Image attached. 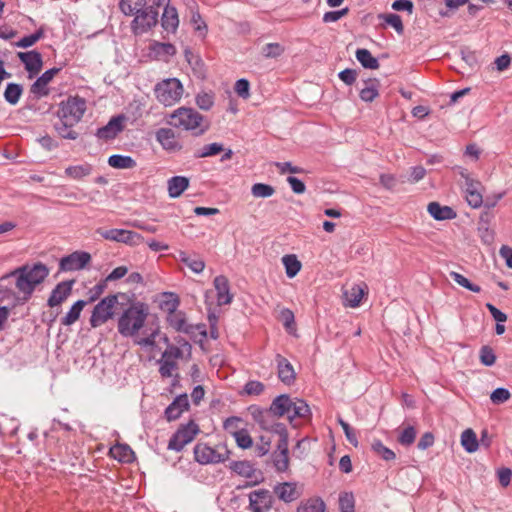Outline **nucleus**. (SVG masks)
<instances>
[{"label":"nucleus","mask_w":512,"mask_h":512,"mask_svg":"<svg viewBox=\"0 0 512 512\" xmlns=\"http://www.w3.org/2000/svg\"><path fill=\"white\" fill-rule=\"evenodd\" d=\"M23 93V86L17 83H8L4 91L5 100L11 104L16 105Z\"/></svg>","instance_id":"38"},{"label":"nucleus","mask_w":512,"mask_h":512,"mask_svg":"<svg viewBox=\"0 0 512 512\" xmlns=\"http://www.w3.org/2000/svg\"><path fill=\"white\" fill-rule=\"evenodd\" d=\"M356 59L366 69H378L380 64L377 58H375L368 49L359 48L355 53Z\"/></svg>","instance_id":"29"},{"label":"nucleus","mask_w":512,"mask_h":512,"mask_svg":"<svg viewBox=\"0 0 512 512\" xmlns=\"http://www.w3.org/2000/svg\"><path fill=\"white\" fill-rule=\"evenodd\" d=\"M372 450L385 461H391L396 458L395 453L386 447L380 440L373 441Z\"/></svg>","instance_id":"45"},{"label":"nucleus","mask_w":512,"mask_h":512,"mask_svg":"<svg viewBox=\"0 0 512 512\" xmlns=\"http://www.w3.org/2000/svg\"><path fill=\"white\" fill-rule=\"evenodd\" d=\"M91 261V255L84 251H75L60 260L61 271H76L83 269Z\"/></svg>","instance_id":"11"},{"label":"nucleus","mask_w":512,"mask_h":512,"mask_svg":"<svg viewBox=\"0 0 512 512\" xmlns=\"http://www.w3.org/2000/svg\"><path fill=\"white\" fill-rule=\"evenodd\" d=\"M230 450L226 444L220 443L210 447L205 443H198L194 447V458L201 465L223 463L230 457Z\"/></svg>","instance_id":"4"},{"label":"nucleus","mask_w":512,"mask_h":512,"mask_svg":"<svg viewBox=\"0 0 512 512\" xmlns=\"http://www.w3.org/2000/svg\"><path fill=\"white\" fill-rule=\"evenodd\" d=\"M380 18L384 19V21L392 26L398 34H403L404 26L401 17L398 14L389 13V14H381Z\"/></svg>","instance_id":"51"},{"label":"nucleus","mask_w":512,"mask_h":512,"mask_svg":"<svg viewBox=\"0 0 512 512\" xmlns=\"http://www.w3.org/2000/svg\"><path fill=\"white\" fill-rule=\"evenodd\" d=\"M510 397L511 393L509 392V390L503 387L496 388L495 390L492 391L490 395L491 402L497 405L506 402L507 400L510 399Z\"/></svg>","instance_id":"59"},{"label":"nucleus","mask_w":512,"mask_h":512,"mask_svg":"<svg viewBox=\"0 0 512 512\" xmlns=\"http://www.w3.org/2000/svg\"><path fill=\"white\" fill-rule=\"evenodd\" d=\"M151 51L156 57L173 56L176 54V47L171 43L154 42L151 44Z\"/></svg>","instance_id":"43"},{"label":"nucleus","mask_w":512,"mask_h":512,"mask_svg":"<svg viewBox=\"0 0 512 512\" xmlns=\"http://www.w3.org/2000/svg\"><path fill=\"white\" fill-rule=\"evenodd\" d=\"M282 263L285 267V272L288 278L295 277L302 267L301 262L293 254L283 256Z\"/></svg>","instance_id":"35"},{"label":"nucleus","mask_w":512,"mask_h":512,"mask_svg":"<svg viewBox=\"0 0 512 512\" xmlns=\"http://www.w3.org/2000/svg\"><path fill=\"white\" fill-rule=\"evenodd\" d=\"M183 91V85L177 78L165 79L157 83L154 88L156 99L165 106H172L178 102Z\"/></svg>","instance_id":"5"},{"label":"nucleus","mask_w":512,"mask_h":512,"mask_svg":"<svg viewBox=\"0 0 512 512\" xmlns=\"http://www.w3.org/2000/svg\"><path fill=\"white\" fill-rule=\"evenodd\" d=\"M338 423L340 424V426L342 427L343 431H344V434L346 436V439L348 440V442L353 445L354 447H357L358 446V438H357V435L355 433V431L351 428V426L345 422L341 417H338Z\"/></svg>","instance_id":"62"},{"label":"nucleus","mask_w":512,"mask_h":512,"mask_svg":"<svg viewBox=\"0 0 512 512\" xmlns=\"http://www.w3.org/2000/svg\"><path fill=\"white\" fill-rule=\"evenodd\" d=\"M195 100H196L197 106L200 109L208 111L214 105V94L202 92V93L197 94Z\"/></svg>","instance_id":"55"},{"label":"nucleus","mask_w":512,"mask_h":512,"mask_svg":"<svg viewBox=\"0 0 512 512\" xmlns=\"http://www.w3.org/2000/svg\"><path fill=\"white\" fill-rule=\"evenodd\" d=\"M161 26L167 32L175 33L179 26L177 9L174 6H165L161 17Z\"/></svg>","instance_id":"25"},{"label":"nucleus","mask_w":512,"mask_h":512,"mask_svg":"<svg viewBox=\"0 0 512 512\" xmlns=\"http://www.w3.org/2000/svg\"><path fill=\"white\" fill-rule=\"evenodd\" d=\"M326 504L320 497L310 498L301 502L297 512H325Z\"/></svg>","instance_id":"33"},{"label":"nucleus","mask_w":512,"mask_h":512,"mask_svg":"<svg viewBox=\"0 0 512 512\" xmlns=\"http://www.w3.org/2000/svg\"><path fill=\"white\" fill-rule=\"evenodd\" d=\"M339 507L341 512H354L355 499L352 492H343L340 494Z\"/></svg>","instance_id":"49"},{"label":"nucleus","mask_w":512,"mask_h":512,"mask_svg":"<svg viewBox=\"0 0 512 512\" xmlns=\"http://www.w3.org/2000/svg\"><path fill=\"white\" fill-rule=\"evenodd\" d=\"M233 437L237 446L241 449H248L253 445V440L246 429L235 431L233 433Z\"/></svg>","instance_id":"50"},{"label":"nucleus","mask_w":512,"mask_h":512,"mask_svg":"<svg viewBox=\"0 0 512 512\" xmlns=\"http://www.w3.org/2000/svg\"><path fill=\"white\" fill-rule=\"evenodd\" d=\"M224 151V146L221 143H211L204 145L201 150L195 153V158H205L215 156Z\"/></svg>","instance_id":"44"},{"label":"nucleus","mask_w":512,"mask_h":512,"mask_svg":"<svg viewBox=\"0 0 512 512\" xmlns=\"http://www.w3.org/2000/svg\"><path fill=\"white\" fill-rule=\"evenodd\" d=\"M461 444L468 453L475 452L479 447L476 433L472 429H466L461 435Z\"/></svg>","instance_id":"37"},{"label":"nucleus","mask_w":512,"mask_h":512,"mask_svg":"<svg viewBox=\"0 0 512 512\" xmlns=\"http://www.w3.org/2000/svg\"><path fill=\"white\" fill-rule=\"evenodd\" d=\"M74 283L75 280H67L58 283L52 290L47 300V305L53 308L64 302L71 294L72 286Z\"/></svg>","instance_id":"17"},{"label":"nucleus","mask_w":512,"mask_h":512,"mask_svg":"<svg viewBox=\"0 0 512 512\" xmlns=\"http://www.w3.org/2000/svg\"><path fill=\"white\" fill-rule=\"evenodd\" d=\"M190 407L188 396L186 393L178 395L165 409L164 415L167 421L177 420L183 412Z\"/></svg>","instance_id":"16"},{"label":"nucleus","mask_w":512,"mask_h":512,"mask_svg":"<svg viewBox=\"0 0 512 512\" xmlns=\"http://www.w3.org/2000/svg\"><path fill=\"white\" fill-rule=\"evenodd\" d=\"M364 295V291L359 286H354L351 288V291L349 293H346L347 301L349 303L350 307H357Z\"/></svg>","instance_id":"61"},{"label":"nucleus","mask_w":512,"mask_h":512,"mask_svg":"<svg viewBox=\"0 0 512 512\" xmlns=\"http://www.w3.org/2000/svg\"><path fill=\"white\" fill-rule=\"evenodd\" d=\"M108 164L116 169H132L137 163L131 156L113 154L108 158Z\"/></svg>","instance_id":"30"},{"label":"nucleus","mask_w":512,"mask_h":512,"mask_svg":"<svg viewBox=\"0 0 512 512\" xmlns=\"http://www.w3.org/2000/svg\"><path fill=\"white\" fill-rule=\"evenodd\" d=\"M49 275L48 267L41 263H35L33 266L23 265L16 268L12 272L4 275L2 280L15 277L16 288L20 293L21 297L16 298V304H25L32 296L35 288L41 284Z\"/></svg>","instance_id":"1"},{"label":"nucleus","mask_w":512,"mask_h":512,"mask_svg":"<svg viewBox=\"0 0 512 512\" xmlns=\"http://www.w3.org/2000/svg\"><path fill=\"white\" fill-rule=\"evenodd\" d=\"M291 405V398L287 394H281L277 396L275 399H273L269 412L271 415L275 417H282L284 415H287L289 417L290 415V408Z\"/></svg>","instance_id":"22"},{"label":"nucleus","mask_w":512,"mask_h":512,"mask_svg":"<svg viewBox=\"0 0 512 512\" xmlns=\"http://www.w3.org/2000/svg\"><path fill=\"white\" fill-rule=\"evenodd\" d=\"M275 493L279 499L285 503H290L298 498L296 485L294 483L285 482L275 487Z\"/></svg>","instance_id":"28"},{"label":"nucleus","mask_w":512,"mask_h":512,"mask_svg":"<svg viewBox=\"0 0 512 512\" xmlns=\"http://www.w3.org/2000/svg\"><path fill=\"white\" fill-rule=\"evenodd\" d=\"M87 303L88 302L85 300L76 301L68 313L61 319V324L63 326H70L75 323L79 319L81 311L87 305Z\"/></svg>","instance_id":"31"},{"label":"nucleus","mask_w":512,"mask_h":512,"mask_svg":"<svg viewBox=\"0 0 512 512\" xmlns=\"http://www.w3.org/2000/svg\"><path fill=\"white\" fill-rule=\"evenodd\" d=\"M365 83L366 86L360 90L359 96L365 102H372L379 95V81L377 79H368Z\"/></svg>","instance_id":"32"},{"label":"nucleus","mask_w":512,"mask_h":512,"mask_svg":"<svg viewBox=\"0 0 512 512\" xmlns=\"http://www.w3.org/2000/svg\"><path fill=\"white\" fill-rule=\"evenodd\" d=\"M242 422V418L238 416H231L224 421L223 427L228 433H230L233 436V433L235 431H241L243 429L240 428V423Z\"/></svg>","instance_id":"63"},{"label":"nucleus","mask_w":512,"mask_h":512,"mask_svg":"<svg viewBox=\"0 0 512 512\" xmlns=\"http://www.w3.org/2000/svg\"><path fill=\"white\" fill-rule=\"evenodd\" d=\"M427 210L437 221L452 220L457 217V213L453 208L449 206H442L438 202H430Z\"/></svg>","instance_id":"24"},{"label":"nucleus","mask_w":512,"mask_h":512,"mask_svg":"<svg viewBox=\"0 0 512 512\" xmlns=\"http://www.w3.org/2000/svg\"><path fill=\"white\" fill-rule=\"evenodd\" d=\"M204 117L193 108L180 107L171 115L168 123L176 128L194 131L195 136L203 135L209 128V124L202 126Z\"/></svg>","instance_id":"3"},{"label":"nucleus","mask_w":512,"mask_h":512,"mask_svg":"<svg viewBox=\"0 0 512 512\" xmlns=\"http://www.w3.org/2000/svg\"><path fill=\"white\" fill-rule=\"evenodd\" d=\"M179 259L182 263L188 266L193 272L199 274L205 268V262L200 258H192L186 252L179 253Z\"/></svg>","instance_id":"41"},{"label":"nucleus","mask_w":512,"mask_h":512,"mask_svg":"<svg viewBox=\"0 0 512 512\" xmlns=\"http://www.w3.org/2000/svg\"><path fill=\"white\" fill-rule=\"evenodd\" d=\"M164 300L161 302L160 307L166 311L169 315L177 312V308L180 304V300L177 294L172 292L164 293Z\"/></svg>","instance_id":"42"},{"label":"nucleus","mask_w":512,"mask_h":512,"mask_svg":"<svg viewBox=\"0 0 512 512\" xmlns=\"http://www.w3.org/2000/svg\"><path fill=\"white\" fill-rule=\"evenodd\" d=\"M158 363L160 364L159 373L164 378L171 377L172 371L177 368V362L175 360H169L161 357Z\"/></svg>","instance_id":"56"},{"label":"nucleus","mask_w":512,"mask_h":512,"mask_svg":"<svg viewBox=\"0 0 512 512\" xmlns=\"http://www.w3.org/2000/svg\"><path fill=\"white\" fill-rule=\"evenodd\" d=\"M272 504L273 497L266 489L255 490L249 494V508L252 512H268Z\"/></svg>","instance_id":"12"},{"label":"nucleus","mask_w":512,"mask_h":512,"mask_svg":"<svg viewBox=\"0 0 512 512\" xmlns=\"http://www.w3.org/2000/svg\"><path fill=\"white\" fill-rule=\"evenodd\" d=\"M450 277L460 286L468 289L469 291L479 293L481 291V287L479 285L473 284L470 282L465 276L462 274L452 271L450 272Z\"/></svg>","instance_id":"48"},{"label":"nucleus","mask_w":512,"mask_h":512,"mask_svg":"<svg viewBox=\"0 0 512 512\" xmlns=\"http://www.w3.org/2000/svg\"><path fill=\"white\" fill-rule=\"evenodd\" d=\"M416 438V430L413 426L406 427L398 437V442L403 446H410Z\"/></svg>","instance_id":"58"},{"label":"nucleus","mask_w":512,"mask_h":512,"mask_svg":"<svg viewBox=\"0 0 512 512\" xmlns=\"http://www.w3.org/2000/svg\"><path fill=\"white\" fill-rule=\"evenodd\" d=\"M149 314L148 305L137 301L129 305L119 316L117 329L123 337L136 335L144 326Z\"/></svg>","instance_id":"2"},{"label":"nucleus","mask_w":512,"mask_h":512,"mask_svg":"<svg viewBox=\"0 0 512 512\" xmlns=\"http://www.w3.org/2000/svg\"><path fill=\"white\" fill-rule=\"evenodd\" d=\"M44 36V31L42 28L38 29L34 33L24 36L17 43L16 46L20 48H28L33 46L38 40H40Z\"/></svg>","instance_id":"53"},{"label":"nucleus","mask_w":512,"mask_h":512,"mask_svg":"<svg viewBox=\"0 0 512 512\" xmlns=\"http://www.w3.org/2000/svg\"><path fill=\"white\" fill-rule=\"evenodd\" d=\"M119 295L122 294H110L94 306L89 319L92 328L100 327L114 317Z\"/></svg>","instance_id":"6"},{"label":"nucleus","mask_w":512,"mask_h":512,"mask_svg":"<svg viewBox=\"0 0 512 512\" xmlns=\"http://www.w3.org/2000/svg\"><path fill=\"white\" fill-rule=\"evenodd\" d=\"M284 51L285 48L280 43H268L262 48L261 53L265 58H277Z\"/></svg>","instance_id":"52"},{"label":"nucleus","mask_w":512,"mask_h":512,"mask_svg":"<svg viewBox=\"0 0 512 512\" xmlns=\"http://www.w3.org/2000/svg\"><path fill=\"white\" fill-rule=\"evenodd\" d=\"M229 469L245 478H253L255 474L258 473L260 475V479H256L253 482V485H256L263 481L262 473L260 471H257L250 461H232L229 464Z\"/></svg>","instance_id":"21"},{"label":"nucleus","mask_w":512,"mask_h":512,"mask_svg":"<svg viewBox=\"0 0 512 512\" xmlns=\"http://www.w3.org/2000/svg\"><path fill=\"white\" fill-rule=\"evenodd\" d=\"M276 362L279 379L287 385L291 384L296 377L292 364L280 354L276 355Z\"/></svg>","instance_id":"23"},{"label":"nucleus","mask_w":512,"mask_h":512,"mask_svg":"<svg viewBox=\"0 0 512 512\" xmlns=\"http://www.w3.org/2000/svg\"><path fill=\"white\" fill-rule=\"evenodd\" d=\"M86 111V101L79 96H69L59 104L57 116L59 120L77 124L81 121Z\"/></svg>","instance_id":"7"},{"label":"nucleus","mask_w":512,"mask_h":512,"mask_svg":"<svg viewBox=\"0 0 512 512\" xmlns=\"http://www.w3.org/2000/svg\"><path fill=\"white\" fill-rule=\"evenodd\" d=\"M159 12L153 9V6H148L134 14V19L131 22V29L134 35H142L150 31L158 24Z\"/></svg>","instance_id":"8"},{"label":"nucleus","mask_w":512,"mask_h":512,"mask_svg":"<svg viewBox=\"0 0 512 512\" xmlns=\"http://www.w3.org/2000/svg\"><path fill=\"white\" fill-rule=\"evenodd\" d=\"M264 390L265 385L262 382L250 380L245 384L242 394L258 396L262 394Z\"/></svg>","instance_id":"57"},{"label":"nucleus","mask_w":512,"mask_h":512,"mask_svg":"<svg viewBox=\"0 0 512 512\" xmlns=\"http://www.w3.org/2000/svg\"><path fill=\"white\" fill-rule=\"evenodd\" d=\"M273 463L278 472H285L289 468V454L279 453L275 451L273 453Z\"/></svg>","instance_id":"60"},{"label":"nucleus","mask_w":512,"mask_h":512,"mask_svg":"<svg viewBox=\"0 0 512 512\" xmlns=\"http://www.w3.org/2000/svg\"><path fill=\"white\" fill-rule=\"evenodd\" d=\"M96 233L105 240L115 241L124 243L130 246H137L143 242L144 238L141 234L125 229H109L104 230L102 228L97 229Z\"/></svg>","instance_id":"10"},{"label":"nucleus","mask_w":512,"mask_h":512,"mask_svg":"<svg viewBox=\"0 0 512 512\" xmlns=\"http://www.w3.org/2000/svg\"><path fill=\"white\" fill-rule=\"evenodd\" d=\"M156 140L168 152H178L183 146L177 141L175 132L170 128H160L156 132Z\"/></svg>","instance_id":"18"},{"label":"nucleus","mask_w":512,"mask_h":512,"mask_svg":"<svg viewBox=\"0 0 512 512\" xmlns=\"http://www.w3.org/2000/svg\"><path fill=\"white\" fill-rule=\"evenodd\" d=\"M167 321H168L169 325L178 332L192 334V333H194V330L196 328H203V330L201 331V334L204 337L207 335V331L205 330L204 325L194 326V325L188 324L186 321L185 313L182 311H177L171 315H168Z\"/></svg>","instance_id":"15"},{"label":"nucleus","mask_w":512,"mask_h":512,"mask_svg":"<svg viewBox=\"0 0 512 512\" xmlns=\"http://www.w3.org/2000/svg\"><path fill=\"white\" fill-rule=\"evenodd\" d=\"M189 187V179L185 176H173L168 180V193L171 198H178Z\"/></svg>","instance_id":"26"},{"label":"nucleus","mask_w":512,"mask_h":512,"mask_svg":"<svg viewBox=\"0 0 512 512\" xmlns=\"http://www.w3.org/2000/svg\"><path fill=\"white\" fill-rule=\"evenodd\" d=\"M479 359L484 366L490 367L494 365L496 361V355L490 346L485 345L482 346L479 351Z\"/></svg>","instance_id":"54"},{"label":"nucleus","mask_w":512,"mask_h":512,"mask_svg":"<svg viewBox=\"0 0 512 512\" xmlns=\"http://www.w3.org/2000/svg\"><path fill=\"white\" fill-rule=\"evenodd\" d=\"M251 193L256 198H268L275 193V189L269 184L255 183L251 188Z\"/></svg>","instance_id":"46"},{"label":"nucleus","mask_w":512,"mask_h":512,"mask_svg":"<svg viewBox=\"0 0 512 512\" xmlns=\"http://www.w3.org/2000/svg\"><path fill=\"white\" fill-rule=\"evenodd\" d=\"M61 71V68L53 67L46 70L36 81L31 85V93L38 95L39 97L47 96L49 90L46 86L53 80V78Z\"/></svg>","instance_id":"19"},{"label":"nucleus","mask_w":512,"mask_h":512,"mask_svg":"<svg viewBox=\"0 0 512 512\" xmlns=\"http://www.w3.org/2000/svg\"><path fill=\"white\" fill-rule=\"evenodd\" d=\"M120 10L127 16H132L146 7V0H120Z\"/></svg>","instance_id":"36"},{"label":"nucleus","mask_w":512,"mask_h":512,"mask_svg":"<svg viewBox=\"0 0 512 512\" xmlns=\"http://www.w3.org/2000/svg\"><path fill=\"white\" fill-rule=\"evenodd\" d=\"M75 124L69 121L59 120L54 128L58 135L63 139L76 140L79 134L72 129Z\"/></svg>","instance_id":"34"},{"label":"nucleus","mask_w":512,"mask_h":512,"mask_svg":"<svg viewBox=\"0 0 512 512\" xmlns=\"http://www.w3.org/2000/svg\"><path fill=\"white\" fill-rule=\"evenodd\" d=\"M18 58L24 64L25 70L29 73V77L37 75L43 66L42 55L36 50L27 52H18Z\"/></svg>","instance_id":"14"},{"label":"nucleus","mask_w":512,"mask_h":512,"mask_svg":"<svg viewBox=\"0 0 512 512\" xmlns=\"http://www.w3.org/2000/svg\"><path fill=\"white\" fill-rule=\"evenodd\" d=\"M125 120L123 114L114 116L105 126L98 128L95 135L102 140H112L123 131Z\"/></svg>","instance_id":"13"},{"label":"nucleus","mask_w":512,"mask_h":512,"mask_svg":"<svg viewBox=\"0 0 512 512\" xmlns=\"http://www.w3.org/2000/svg\"><path fill=\"white\" fill-rule=\"evenodd\" d=\"M215 290L217 292V303L219 306L228 305L233 300V295L230 293L229 280L224 275H219L213 281Z\"/></svg>","instance_id":"20"},{"label":"nucleus","mask_w":512,"mask_h":512,"mask_svg":"<svg viewBox=\"0 0 512 512\" xmlns=\"http://www.w3.org/2000/svg\"><path fill=\"white\" fill-rule=\"evenodd\" d=\"M111 456L123 463H130L133 461L135 454L131 447L127 444H116L110 449Z\"/></svg>","instance_id":"27"},{"label":"nucleus","mask_w":512,"mask_h":512,"mask_svg":"<svg viewBox=\"0 0 512 512\" xmlns=\"http://www.w3.org/2000/svg\"><path fill=\"white\" fill-rule=\"evenodd\" d=\"M92 172V166L88 163L81 164V165H75V166H69L65 169L66 176L80 180L88 175H90Z\"/></svg>","instance_id":"39"},{"label":"nucleus","mask_w":512,"mask_h":512,"mask_svg":"<svg viewBox=\"0 0 512 512\" xmlns=\"http://www.w3.org/2000/svg\"><path fill=\"white\" fill-rule=\"evenodd\" d=\"M199 432V427L194 421L181 425L177 431L171 436L167 448L176 452H180L185 445L192 442Z\"/></svg>","instance_id":"9"},{"label":"nucleus","mask_w":512,"mask_h":512,"mask_svg":"<svg viewBox=\"0 0 512 512\" xmlns=\"http://www.w3.org/2000/svg\"><path fill=\"white\" fill-rule=\"evenodd\" d=\"M249 411L253 417V419L259 424V426L266 430L269 429V421L268 417L271 415L269 410H263L260 407L252 405L249 407Z\"/></svg>","instance_id":"40"},{"label":"nucleus","mask_w":512,"mask_h":512,"mask_svg":"<svg viewBox=\"0 0 512 512\" xmlns=\"http://www.w3.org/2000/svg\"><path fill=\"white\" fill-rule=\"evenodd\" d=\"M293 407L294 414L289 415L290 422H292L295 418H306L310 415V408L304 400L296 399Z\"/></svg>","instance_id":"47"},{"label":"nucleus","mask_w":512,"mask_h":512,"mask_svg":"<svg viewBox=\"0 0 512 512\" xmlns=\"http://www.w3.org/2000/svg\"><path fill=\"white\" fill-rule=\"evenodd\" d=\"M271 446V439L266 436H260L259 442L255 446V451L259 457L266 455Z\"/></svg>","instance_id":"64"}]
</instances>
